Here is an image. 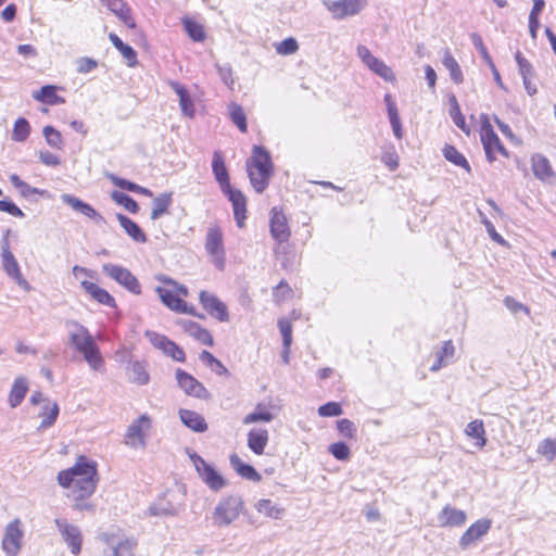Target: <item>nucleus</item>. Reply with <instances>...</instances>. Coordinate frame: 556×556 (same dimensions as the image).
<instances>
[{
  "mask_svg": "<svg viewBox=\"0 0 556 556\" xmlns=\"http://www.w3.org/2000/svg\"><path fill=\"white\" fill-rule=\"evenodd\" d=\"M65 328L68 334V345L83 355L86 363L94 371H101L104 359L89 330L77 320H66Z\"/></svg>",
  "mask_w": 556,
  "mask_h": 556,
  "instance_id": "f257e3e1",
  "label": "nucleus"
},
{
  "mask_svg": "<svg viewBox=\"0 0 556 556\" xmlns=\"http://www.w3.org/2000/svg\"><path fill=\"white\" fill-rule=\"evenodd\" d=\"M212 170L223 193L227 195L228 200L232 204L233 216L237 225L242 227L243 220L247 218V199L240 190L231 187L229 174L225 165L224 157L219 151H215L213 154Z\"/></svg>",
  "mask_w": 556,
  "mask_h": 556,
  "instance_id": "f03ea898",
  "label": "nucleus"
},
{
  "mask_svg": "<svg viewBox=\"0 0 556 556\" xmlns=\"http://www.w3.org/2000/svg\"><path fill=\"white\" fill-rule=\"evenodd\" d=\"M247 170L252 187L257 193H262L273 176L270 155L263 147H253V155L247 161Z\"/></svg>",
  "mask_w": 556,
  "mask_h": 556,
  "instance_id": "7ed1b4c3",
  "label": "nucleus"
},
{
  "mask_svg": "<svg viewBox=\"0 0 556 556\" xmlns=\"http://www.w3.org/2000/svg\"><path fill=\"white\" fill-rule=\"evenodd\" d=\"M243 500L239 495H227L223 497L213 511V523L216 527H227L232 523L243 509Z\"/></svg>",
  "mask_w": 556,
  "mask_h": 556,
  "instance_id": "20e7f679",
  "label": "nucleus"
},
{
  "mask_svg": "<svg viewBox=\"0 0 556 556\" xmlns=\"http://www.w3.org/2000/svg\"><path fill=\"white\" fill-rule=\"evenodd\" d=\"M187 453L197 473L210 490L218 492L227 485V480L203 457L193 451Z\"/></svg>",
  "mask_w": 556,
  "mask_h": 556,
  "instance_id": "39448f33",
  "label": "nucleus"
},
{
  "mask_svg": "<svg viewBox=\"0 0 556 556\" xmlns=\"http://www.w3.org/2000/svg\"><path fill=\"white\" fill-rule=\"evenodd\" d=\"M151 428V417L148 414L140 415L127 427L124 443L131 448H144Z\"/></svg>",
  "mask_w": 556,
  "mask_h": 556,
  "instance_id": "423d86ee",
  "label": "nucleus"
},
{
  "mask_svg": "<svg viewBox=\"0 0 556 556\" xmlns=\"http://www.w3.org/2000/svg\"><path fill=\"white\" fill-rule=\"evenodd\" d=\"M76 478H97V465L85 456H79L76 464L58 475V482L63 488H71Z\"/></svg>",
  "mask_w": 556,
  "mask_h": 556,
  "instance_id": "0eeeda50",
  "label": "nucleus"
},
{
  "mask_svg": "<svg viewBox=\"0 0 556 556\" xmlns=\"http://www.w3.org/2000/svg\"><path fill=\"white\" fill-rule=\"evenodd\" d=\"M480 138L489 162H493L496 159L495 153L505 157L508 156V151L493 130L486 114L481 115Z\"/></svg>",
  "mask_w": 556,
  "mask_h": 556,
  "instance_id": "6e6552de",
  "label": "nucleus"
},
{
  "mask_svg": "<svg viewBox=\"0 0 556 556\" xmlns=\"http://www.w3.org/2000/svg\"><path fill=\"white\" fill-rule=\"evenodd\" d=\"M24 530L20 518H15L5 526L1 547L7 556H17L20 554Z\"/></svg>",
  "mask_w": 556,
  "mask_h": 556,
  "instance_id": "1a4fd4ad",
  "label": "nucleus"
},
{
  "mask_svg": "<svg viewBox=\"0 0 556 556\" xmlns=\"http://www.w3.org/2000/svg\"><path fill=\"white\" fill-rule=\"evenodd\" d=\"M1 250L2 268L5 274L12 278L23 290L30 291L31 286L22 275L20 265L13 253L10 251L9 242L7 239L3 240Z\"/></svg>",
  "mask_w": 556,
  "mask_h": 556,
  "instance_id": "9d476101",
  "label": "nucleus"
},
{
  "mask_svg": "<svg viewBox=\"0 0 556 556\" xmlns=\"http://www.w3.org/2000/svg\"><path fill=\"white\" fill-rule=\"evenodd\" d=\"M357 56L371 72L381 77L383 80L389 83L395 81V75L392 68L388 66L382 60L372 55L366 46H357Z\"/></svg>",
  "mask_w": 556,
  "mask_h": 556,
  "instance_id": "9b49d317",
  "label": "nucleus"
},
{
  "mask_svg": "<svg viewBox=\"0 0 556 556\" xmlns=\"http://www.w3.org/2000/svg\"><path fill=\"white\" fill-rule=\"evenodd\" d=\"M102 269L104 274H106L110 278L118 282L131 293H141V286L138 279L131 274L129 269L111 263L104 264Z\"/></svg>",
  "mask_w": 556,
  "mask_h": 556,
  "instance_id": "f8f14e48",
  "label": "nucleus"
},
{
  "mask_svg": "<svg viewBox=\"0 0 556 556\" xmlns=\"http://www.w3.org/2000/svg\"><path fill=\"white\" fill-rule=\"evenodd\" d=\"M54 525L72 554L78 555L81 551L83 534L77 526L68 523L66 519L56 518Z\"/></svg>",
  "mask_w": 556,
  "mask_h": 556,
  "instance_id": "ddd939ff",
  "label": "nucleus"
},
{
  "mask_svg": "<svg viewBox=\"0 0 556 556\" xmlns=\"http://www.w3.org/2000/svg\"><path fill=\"white\" fill-rule=\"evenodd\" d=\"M206 252L214 257V264L223 269L225 265V251L223 244V235L218 228H210L205 240Z\"/></svg>",
  "mask_w": 556,
  "mask_h": 556,
  "instance_id": "4468645a",
  "label": "nucleus"
},
{
  "mask_svg": "<svg viewBox=\"0 0 556 556\" xmlns=\"http://www.w3.org/2000/svg\"><path fill=\"white\" fill-rule=\"evenodd\" d=\"M176 379L179 388H181L186 394L201 400H207L210 397V392L207 389L193 376L186 372L185 370L177 369Z\"/></svg>",
  "mask_w": 556,
  "mask_h": 556,
  "instance_id": "2eb2a0df",
  "label": "nucleus"
},
{
  "mask_svg": "<svg viewBox=\"0 0 556 556\" xmlns=\"http://www.w3.org/2000/svg\"><path fill=\"white\" fill-rule=\"evenodd\" d=\"M492 520L488 518H481L473 522L460 536L459 547L467 549L477 541L481 540L490 531Z\"/></svg>",
  "mask_w": 556,
  "mask_h": 556,
  "instance_id": "dca6fc26",
  "label": "nucleus"
},
{
  "mask_svg": "<svg viewBox=\"0 0 556 556\" xmlns=\"http://www.w3.org/2000/svg\"><path fill=\"white\" fill-rule=\"evenodd\" d=\"M326 4L334 18L342 20L361 12L366 5V0H337L328 1Z\"/></svg>",
  "mask_w": 556,
  "mask_h": 556,
  "instance_id": "f3484780",
  "label": "nucleus"
},
{
  "mask_svg": "<svg viewBox=\"0 0 556 556\" xmlns=\"http://www.w3.org/2000/svg\"><path fill=\"white\" fill-rule=\"evenodd\" d=\"M100 540L112 548V556H132L136 541L131 539H123L115 533H101Z\"/></svg>",
  "mask_w": 556,
  "mask_h": 556,
  "instance_id": "a211bd4d",
  "label": "nucleus"
},
{
  "mask_svg": "<svg viewBox=\"0 0 556 556\" xmlns=\"http://www.w3.org/2000/svg\"><path fill=\"white\" fill-rule=\"evenodd\" d=\"M200 303L203 308L219 321H228L229 314L227 306L213 293L201 291L199 294Z\"/></svg>",
  "mask_w": 556,
  "mask_h": 556,
  "instance_id": "6ab92c4d",
  "label": "nucleus"
},
{
  "mask_svg": "<svg viewBox=\"0 0 556 556\" xmlns=\"http://www.w3.org/2000/svg\"><path fill=\"white\" fill-rule=\"evenodd\" d=\"M269 228L271 237L279 243L286 242L290 238V228L285 214L277 207L270 211Z\"/></svg>",
  "mask_w": 556,
  "mask_h": 556,
  "instance_id": "aec40b11",
  "label": "nucleus"
},
{
  "mask_svg": "<svg viewBox=\"0 0 556 556\" xmlns=\"http://www.w3.org/2000/svg\"><path fill=\"white\" fill-rule=\"evenodd\" d=\"M438 522L442 528L463 527L467 520V515L464 510L455 508L451 505H445L438 514Z\"/></svg>",
  "mask_w": 556,
  "mask_h": 556,
  "instance_id": "412c9836",
  "label": "nucleus"
},
{
  "mask_svg": "<svg viewBox=\"0 0 556 556\" xmlns=\"http://www.w3.org/2000/svg\"><path fill=\"white\" fill-rule=\"evenodd\" d=\"M61 200L64 204L71 206L75 212L85 215L96 223H100L103 219L102 216L90 204L72 194L63 193L61 195Z\"/></svg>",
  "mask_w": 556,
  "mask_h": 556,
  "instance_id": "4be33fe9",
  "label": "nucleus"
},
{
  "mask_svg": "<svg viewBox=\"0 0 556 556\" xmlns=\"http://www.w3.org/2000/svg\"><path fill=\"white\" fill-rule=\"evenodd\" d=\"M106 8L114 13L127 27L135 28L136 22L131 14V9L124 0H100Z\"/></svg>",
  "mask_w": 556,
  "mask_h": 556,
  "instance_id": "5701e85b",
  "label": "nucleus"
},
{
  "mask_svg": "<svg viewBox=\"0 0 556 556\" xmlns=\"http://www.w3.org/2000/svg\"><path fill=\"white\" fill-rule=\"evenodd\" d=\"M269 433L263 428H253L248 432V447L256 455H263L268 444Z\"/></svg>",
  "mask_w": 556,
  "mask_h": 556,
  "instance_id": "b1692460",
  "label": "nucleus"
},
{
  "mask_svg": "<svg viewBox=\"0 0 556 556\" xmlns=\"http://www.w3.org/2000/svg\"><path fill=\"white\" fill-rule=\"evenodd\" d=\"M155 291L161 298L162 302L172 311L178 313L193 314L192 311L188 309L187 303L180 298H178L176 294H174L173 291L167 290L163 287H156Z\"/></svg>",
  "mask_w": 556,
  "mask_h": 556,
  "instance_id": "393cba45",
  "label": "nucleus"
},
{
  "mask_svg": "<svg viewBox=\"0 0 556 556\" xmlns=\"http://www.w3.org/2000/svg\"><path fill=\"white\" fill-rule=\"evenodd\" d=\"M232 469L243 479L252 482H260L262 476L255 470V468L249 464L242 462L237 454H231L229 457Z\"/></svg>",
  "mask_w": 556,
  "mask_h": 556,
  "instance_id": "a878e982",
  "label": "nucleus"
},
{
  "mask_svg": "<svg viewBox=\"0 0 556 556\" xmlns=\"http://www.w3.org/2000/svg\"><path fill=\"white\" fill-rule=\"evenodd\" d=\"M178 324L188 332L191 337L195 338L203 344L212 346L214 343L213 337L208 330L202 328L198 323L192 320H179Z\"/></svg>",
  "mask_w": 556,
  "mask_h": 556,
  "instance_id": "bb28decb",
  "label": "nucleus"
},
{
  "mask_svg": "<svg viewBox=\"0 0 556 556\" xmlns=\"http://www.w3.org/2000/svg\"><path fill=\"white\" fill-rule=\"evenodd\" d=\"M179 417L181 422L195 432L207 430V424L202 415L190 409H180Z\"/></svg>",
  "mask_w": 556,
  "mask_h": 556,
  "instance_id": "cd10ccee",
  "label": "nucleus"
},
{
  "mask_svg": "<svg viewBox=\"0 0 556 556\" xmlns=\"http://www.w3.org/2000/svg\"><path fill=\"white\" fill-rule=\"evenodd\" d=\"M81 287L93 300L100 304L106 305L109 307L115 306L114 298L106 290L100 288L96 283L84 280L81 281Z\"/></svg>",
  "mask_w": 556,
  "mask_h": 556,
  "instance_id": "c85d7f7f",
  "label": "nucleus"
},
{
  "mask_svg": "<svg viewBox=\"0 0 556 556\" xmlns=\"http://www.w3.org/2000/svg\"><path fill=\"white\" fill-rule=\"evenodd\" d=\"M147 367L148 365L146 362H130L127 368L129 381L138 386L147 384L150 381V375Z\"/></svg>",
  "mask_w": 556,
  "mask_h": 556,
  "instance_id": "c756f323",
  "label": "nucleus"
},
{
  "mask_svg": "<svg viewBox=\"0 0 556 556\" xmlns=\"http://www.w3.org/2000/svg\"><path fill=\"white\" fill-rule=\"evenodd\" d=\"M169 86L179 97V105L184 115L192 117L194 115V105L186 87L178 81H169Z\"/></svg>",
  "mask_w": 556,
  "mask_h": 556,
  "instance_id": "7c9ffc66",
  "label": "nucleus"
},
{
  "mask_svg": "<svg viewBox=\"0 0 556 556\" xmlns=\"http://www.w3.org/2000/svg\"><path fill=\"white\" fill-rule=\"evenodd\" d=\"M531 165L533 175L540 180H547L554 175L549 161L542 154L532 155Z\"/></svg>",
  "mask_w": 556,
  "mask_h": 556,
  "instance_id": "2f4dec72",
  "label": "nucleus"
},
{
  "mask_svg": "<svg viewBox=\"0 0 556 556\" xmlns=\"http://www.w3.org/2000/svg\"><path fill=\"white\" fill-rule=\"evenodd\" d=\"M117 220L119 222V225L125 230V232L136 242L144 243L147 241V236L142 231V229L136 224L134 220H131L129 217H127L124 214L118 213L116 215Z\"/></svg>",
  "mask_w": 556,
  "mask_h": 556,
  "instance_id": "473e14b6",
  "label": "nucleus"
},
{
  "mask_svg": "<svg viewBox=\"0 0 556 556\" xmlns=\"http://www.w3.org/2000/svg\"><path fill=\"white\" fill-rule=\"evenodd\" d=\"M384 103L387 105L388 116L392 126L393 134L397 139H402L403 130L397 106L390 93L384 96Z\"/></svg>",
  "mask_w": 556,
  "mask_h": 556,
  "instance_id": "72a5a7b5",
  "label": "nucleus"
},
{
  "mask_svg": "<svg viewBox=\"0 0 556 556\" xmlns=\"http://www.w3.org/2000/svg\"><path fill=\"white\" fill-rule=\"evenodd\" d=\"M97 478H76L74 479L71 486H73L74 497H89L91 496L97 488Z\"/></svg>",
  "mask_w": 556,
  "mask_h": 556,
  "instance_id": "f704fd0d",
  "label": "nucleus"
},
{
  "mask_svg": "<svg viewBox=\"0 0 556 556\" xmlns=\"http://www.w3.org/2000/svg\"><path fill=\"white\" fill-rule=\"evenodd\" d=\"M28 391V382L25 377H17L11 388L10 394H9V404L12 408L17 407L23 400L25 399V395Z\"/></svg>",
  "mask_w": 556,
  "mask_h": 556,
  "instance_id": "c9c22d12",
  "label": "nucleus"
},
{
  "mask_svg": "<svg viewBox=\"0 0 556 556\" xmlns=\"http://www.w3.org/2000/svg\"><path fill=\"white\" fill-rule=\"evenodd\" d=\"M254 507L257 513L271 519H280L285 513V508L278 506L276 503L267 498L257 501Z\"/></svg>",
  "mask_w": 556,
  "mask_h": 556,
  "instance_id": "e433bc0d",
  "label": "nucleus"
},
{
  "mask_svg": "<svg viewBox=\"0 0 556 556\" xmlns=\"http://www.w3.org/2000/svg\"><path fill=\"white\" fill-rule=\"evenodd\" d=\"M455 348L452 342V340H447L443 343L441 350L437 352V359L431 365L430 370L431 371H438L442 367L446 366L450 362V359L454 356Z\"/></svg>",
  "mask_w": 556,
  "mask_h": 556,
  "instance_id": "4c0bfd02",
  "label": "nucleus"
},
{
  "mask_svg": "<svg viewBox=\"0 0 556 556\" xmlns=\"http://www.w3.org/2000/svg\"><path fill=\"white\" fill-rule=\"evenodd\" d=\"M34 99L50 105L64 103V99L59 97L55 92V87L52 85L42 86L38 91L34 92Z\"/></svg>",
  "mask_w": 556,
  "mask_h": 556,
  "instance_id": "58836bf2",
  "label": "nucleus"
},
{
  "mask_svg": "<svg viewBox=\"0 0 556 556\" xmlns=\"http://www.w3.org/2000/svg\"><path fill=\"white\" fill-rule=\"evenodd\" d=\"M11 184L20 191V194L23 198H29L33 194H39L42 197H48L49 193L47 190L38 189L29 186L26 181L22 180L18 175L13 174L10 176Z\"/></svg>",
  "mask_w": 556,
  "mask_h": 556,
  "instance_id": "ea45409f",
  "label": "nucleus"
},
{
  "mask_svg": "<svg viewBox=\"0 0 556 556\" xmlns=\"http://www.w3.org/2000/svg\"><path fill=\"white\" fill-rule=\"evenodd\" d=\"M109 39L112 45L121 52V54L128 61L129 66H135L137 64V53L130 46L124 43L122 39L114 33L109 35Z\"/></svg>",
  "mask_w": 556,
  "mask_h": 556,
  "instance_id": "a19ab883",
  "label": "nucleus"
},
{
  "mask_svg": "<svg viewBox=\"0 0 556 556\" xmlns=\"http://www.w3.org/2000/svg\"><path fill=\"white\" fill-rule=\"evenodd\" d=\"M172 204V193H161L154 198L152 202L151 219L156 220L162 215L168 213V208Z\"/></svg>",
  "mask_w": 556,
  "mask_h": 556,
  "instance_id": "79ce46f5",
  "label": "nucleus"
},
{
  "mask_svg": "<svg viewBox=\"0 0 556 556\" xmlns=\"http://www.w3.org/2000/svg\"><path fill=\"white\" fill-rule=\"evenodd\" d=\"M442 63L444 67L448 71L450 77L455 84L459 85L464 81L462 68L450 51L445 52Z\"/></svg>",
  "mask_w": 556,
  "mask_h": 556,
  "instance_id": "37998d69",
  "label": "nucleus"
},
{
  "mask_svg": "<svg viewBox=\"0 0 556 556\" xmlns=\"http://www.w3.org/2000/svg\"><path fill=\"white\" fill-rule=\"evenodd\" d=\"M442 152H443V156L448 162L466 169L467 173H470L471 168H470L468 161L454 146L445 144Z\"/></svg>",
  "mask_w": 556,
  "mask_h": 556,
  "instance_id": "c03bdc74",
  "label": "nucleus"
},
{
  "mask_svg": "<svg viewBox=\"0 0 556 556\" xmlns=\"http://www.w3.org/2000/svg\"><path fill=\"white\" fill-rule=\"evenodd\" d=\"M275 418L274 414L270 413L262 404H257L253 412L245 415L242 422L243 425H250L254 422H270Z\"/></svg>",
  "mask_w": 556,
  "mask_h": 556,
  "instance_id": "a18cd8bd",
  "label": "nucleus"
},
{
  "mask_svg": "<svg viewBox=\"0 0 556 556\" xmlns=\"http://www.w3.org/2000/svg\"><path fill=\"white\" fill-rule=\"evenodd\" d=\"M466 434L470 438L477 439L476 445L478 447H483L486 443V439L484 437L485 430L482 420L476 419L470 421L465 430Z\"/></svg>",
  "mask_w": 556,
  "mask_h": 556,
  "instance_id": "49530a36",
  "label": "nucleus"
},
{
  "mask_svg": "<svg viewBox=\"0 0 556 556\" xmlns=\"http://www.w3.org/2000/svg\"><path fill=\"white\" fill-rule=\"evenodd\" d=\"M199 358L218 376H229V370L211 352L204 350Z\"/></svg>",
  "mask_w": 556,
  "mask_h": 556,
  "instance_id": "de8ad7c7",
  "label": "nucleus"
},
{
  "mask_svg": "<svg viewBox=\"0 0 556 556\" xmlns=\"http://www.w3.org/2000/svg\"><path fill=\"white\" fill-rule=\"evenodd\" d=\"M149 511L153 516H175L178 514L179 507L170 502H166L165 498H160L150 506Z\"/></svg>",
  "mask_w": 556,
  "mask_h": 556,
  "instance_id": "09e8293b",
  "label": "nucleus"
},
{
  "mask_svg": "<svg viewBox=\"0 0 556 556\" xmlns=\"http://www.w3.org/2000/svg\"><path fill=\"white\" fill-rule=\"evenodd\" d=\"M59 405L58 403L53 402V403H48L46 404L43 407H42V410L40 413V416L42 417V421L40 424V429H46V428H49L51 427L58 416H59Z\"/></svg>",
  "mask_w": 556,
  "mask_h": 556,
  "instance_id": "8fccbe9b",
  "label": "nucleus"
},
{
  "mask_svg": "<svg viewBox=\"0 0 556 556\" xmlns=\"http://www.w3.org/2000/svg\"><path fill=\"white\" fill-rule=\"evenodd\" d=\"M450 116L452 117L455 125L462 129L464 132L469 134V128L466 125L465 116L462 114L459 104L454 94L450 97Z\"/></svg>",
  "mask_w": 556,
  "mask_h": 556,
  "instance_id": "3c124183",
  "label": "nucleus"
},
{
  "mask_svg": "<svg viewBox=\"0 0 556 556\" xmlns=\"http://www.w3.org/2000/svg\"><path fill=\"white\" fill-rule=\"evenodd\" d=\"M229 115L232 123L239 128V130L245 132L248 129V124L242 106L237 103H231L229 105Z\"/></svg>",
  "mask_w": 556,
  "mask_h": 556,
  "instance_id": "603ef678",
  "label": "nucleus"
},
{
  "mask_svg": "<svg viewBox=\"0 0 556 556\" xmlns=\"http://www.w3.org/2000/svg\"><path fill=\"white\" fill-rule=\"evenodd\" d=\"M30 134V125L26 118L20 117L14 123L12 139L16 142L25 141Z\"/></svg>",
  "mask_w": 556,
  "mask_h": 556,
  "instance_id": "864d4df0",
  "label": "nucleus"
},
{
  "mask_svg": "<svg viewBox=\"0 0 556 556\" xmlns=\"http://www.w3.org/2000/svg\"><path fill=\"white\" fill-rule=\"evenodd\" d=\"M182 22L185 30L192 40L200 42L205 39V33L201 24L190 18H184Z\"/></svg>",
  "mask_w": 556,
  "mask_h": 556,
  "instance_id": "5fc2aeb1",
  "label": "nucleus"
},
{
  "mask_svg": "<svg viewBox=\"0 0 556 556\" xmlns=\"http://www.w3.org/2000/svg\"><path fill=\"white\" fill-rule=\"evenodd\" d=\"M112 199L119 205H123L128 212L136 214L139 211L138 203L128 194L121 191H113Z\"/></svg>",
  "mask_w": 556,
  "mask_h": 556,
  "instance_id": "6e6d98bb",
  "label": "nucleus"
},
{
  "mask_svg": "<svg viewBox=\"0 0 556 556\" xmlns=\"http://www.w3.org/2000/svg\"><path fill=\"white\" fill-rule=\"evenodd\" d=\"M43 137L47 143L54 149H62L64 146V141L62 135L59 130H56L52 126H46L42 130Z\"/></svg>",
  "mask_w": 556,
  "mask_h": 556,
  "instance_id": "4d7b16f0",
  "label": "nucleus"
},
{
  "mask_svg": "<svg viewBox=\"0 0 556 556\" xmlns=\"http://www.w3.org/2000/svg\"><path fill=\"white\" fill-rule=\"evenodd\" d=\"M538 453L543 455L548 462L556 459V439H544L538 446Z\"/></svg>",
  "mask_w": 556,
  "mask_h": 556,
  "instance_id": "13d9d810",
  "label": "nucleus"
},
{
  "mask_svg": "<svg viewBox=\"0 0 556 556\" xmlns=\"http://www.w3.org/2000/svg\"><path fill=\"white\" fill-rule=\"evenodd\" d=\"M329 452L338 460H348L351 456L350 447L344 442L330 444Z\"/></svg>",
  "mask_w": 556,
  "mask_h": 556,
  "instance_id": "bf43d9fd",
  "label": "nucleus"
},
{
  "mask_svg": "<svg viewBox=\"0 0 556 556\" xmlns=\"http://www.w3.org/2000/svg\"><path fill=\"white\" fill-rule=\"evenodd\" d=\"M298 50V41L292 37L283 39L276 46L277 53L281 55H290L295 53Z\"/></svg>",
  "mask_w": 556,
  "mask_h": 556,
  "instance_id": "052dcab7",
  "label": "nucleus"
},
{
  "mask_svg": "<svg viewBox=\"0 0 556 556\" xmlns=\"http://www.w3.org/2000/svg\"><path fill=\"white\" fill-rule=\"evenodd\" d=\"M479 215L490 238L501 245H506L505 239L496 231L494 225L488 219V217L481 211H479Z\"/></svg>",
  "mask_w": 556,
  "mask_h": 556,
  "instance_id": "680f3d73",
  "label": "nucleus"
},
{
  "mask_svg": "<svg viewBox=\"0 0 556 556\" xmlns=\"http://www.w3.org/2000/svg\"><path fill=\"white\" fill-rule=\"evenodd\" d=\"M470 39H471L473 47L479 51V53H480L481 58L484 60V62L486 64H490L491 62H493L491 55L488 52L486 47L483 43L482 37L477 33H472L470 35Z\"/></svg>",
  "mask_w": 556,
  "mask_h": 556,
  "instance_id": "e2e57ef3",
  "label": "nucleus"
},
{
  "mask_svg": "<svg viewBox=\"0 0 556 556\" xmlns=\"http://www.w3.org/2000/svg\"><path fill=\"white\" fill-rule=\"evenodd\" d=\"M337 428L341 435L354 439L356 435V427L350 419H340L337 421Z\"/></svg>",
  "mask_w": 556,
  "mask_h": 556,
  "instance_id": "0e129e2a",
  "label": "nucleus"
},
{
  "mask_svg": "<svg viewBox=\"0 0 556 556\" xmlns=\"http://www.w3.org/2000/svg\"><path fill=\"white\" fill-rule=\"evenodd\" d=\"M343 413L342 407L337 402H328L318 408V414L323 417H336Z\"/></svg>",
  "mask_w": 556,
  "mask_h": 556,
  "instance_id": "69168bd1",
  "label": "nucleus"
},
{
  "mask_svg": "<svg viewBox=\"0 0 556 556\" xmlns=\"http://www.w3.org/2000/svg\"><path fill=\"white\" fill-rule=\"evenodd\" d=\"M516 62L519 67V73L522 78L526 77H532L533 76V68L530 62L521 54L520 51H517L515 54Z\"/></svg>",
  "mask_w": 556,
  "mask_h": 556,
  "instance_id": "338daca9",
  "label": "nucleus"
},
{
  "mask_svg": "<svg viewBox=\"0 0 556 556\" xmlns=\"http://www.w3.org/2000/svg\"><path fill=\"white\" fill-rule=\"evenodd\" d=\"M163 353L167 356H170L176 362H185L186 358L184 350L172 340H169Z\"/></svg>",
  "mask_w": 556,
  "mask_h": 556,
  "instance_id": "774afa93",
  "label": "nucleus"
}]
</instances>
